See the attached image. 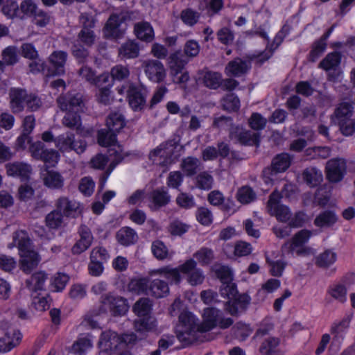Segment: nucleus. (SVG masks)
Here are the masks:
<instances>
[{"label": "nucleus", "mask_w": 355, "mask_h": 355, "mask_svg": "<svg viewBox=\"0 0 355 355\" xmlns=\"http://www.w3.org/2000/svg\"><path fill=\"white\" fill-rule=\"evenodd\" d=\"M178 322L175 327L178 339L185 346L191 345L196 339V334L200 332L198 318L189 311H183L179 315Z\"/></svg>", "instance_id": "obj_1"}, {"label": "nucleus", "mask_w": 355, "mask_h": 355, "mask_svg": "<svg viewBox=\"0 0 355 355\" xmlns=\"http://www.w3.org/2000/svg\"><path fill=\"white\" fill-rule=\"evenodd\" d=\"M137 340V336L134 333L119 334L116 331L108 330L101 333L98 345L105 352H116L130 345H135Z\"/></svg>", "instance_id": "obj_2"}, {"label": "nucleus", "mask_w": 355, "mask_h": 355, "mask_svg": "<svg viewBox=\"0 0 355 355\" xmlns=\"http://www.w3.org/2000/svg\"><path fill=\"white\" fill-rule=\"evenodd\" d=\"M202 321L200 323V333H206L218 327L225 329L231 327L234 320L231 318H225L223 311L216 307H207L203 309Z\"/></svg>", "instance_id": "obj_3"}, {"label": "nucleus", "mask_w": 355, "mask_h": 355, "mask_svg": "<svg viewBox=\"0 0 355 355\" xmlns=\"http://www.w3.org/2000/svg\"><path fill=\"white\" fill-rule=\"evenodd\" d=\"M229 137L234 144L241 146L259 148L261 141V132L247 130L240 125L230 128Z\"/></svg>", "instance_id": "obj_4"}, {"label": "nucleus", "mask_w": 355, "mask_h": 355, "mask_svg": "<svg viewBox=\"0 0 355 355\" xmlns=\"http://www.w3.org/2000/svg\"><path fill=\"white\" fill-rule=\"evenodd\" d=\"M29 151L34 159L41 161L44 164L46 170L55 167L60 158L58 150L47 148L44 142L41 141L32 142L29 146Z\"/></svg>", "instance_id": "obj_5"}, {"label": "nucleus", "mask_w": 355, "mask_h": 355, "mask_svg": "<svg viewBox=\"0 0 355 355\" xmlns=\"http://www.w3.org/2000/svg\"><path fill=\"white\" fill-rule=\"evenodd\" d=\"M353 316V313H349V314L345 315L341 320L335 321L332 323L330 329V332L333 336L330 345L331 349L336 347V351L340 349L347 333L348 329L349 328Z\"/></svg>", "instance_id": "obj_6"}, {"label": "nucleus", "mask_w": 355, "mask_h": 355, "mask_svg": "<svg viewBox=\"0 0 355 355\" xmlns=\"http://www.w3.org/2000/svg\"><path fill=\"white\" fill-rule=\"evenodd\" d=\"M291 156L287 153L277 154L272 159L270 166L263 170V176L265 179L272 180V178L278 173L285 172L291 166Z\"/></svg>", "instance_id": "obj_7"}, {"label": "nucleus", "mask_w": 355, "mask_h": 355, "mask_svg": "<svg viewBox=\"0 0 355 355\" xmlns=\"http://www.w3.org/2000/svg\"><path fill=\"white\" fill-rule=\"evenodd\" d=\"M347 173V163L345 159L336 157L329 159L325 166L327 180L331 183L341 182Z\"/></svg>", "instance_id": "obj_8"}, {"label": "nucleus", "mask_w": 355, "mask_h": 355, "mask_svg": "<svg viewBox=\"0 0 355 355\" xmlns=\"http://www.w3.org/2000/svg\"><path fill=\"white\" fill-rule=\"evenodd\" d=\"M101 302L109 308L111 314L114 317L125 315L129 309L128 300L125 298L115 296L111 293L102 295Z\"/></svg>", "instance_id": "obj_9"}, {"label": "nucleus", "mask_w": 355, "mask_h": 355, "mask_svg": "<svg viewBox=\"0 0 355 355\" xmlns=\"http://www.w3.org/2000/svg\"><path fill=\"white\" fill-rule=\"evenodd\" d=\"M6 324V323L1 320V330H4L3 336L1 337V353L12 350L20 344L23 338L19 329L12 325L5 329Z\"/></svg>", "instance_id": "obj_10"}, {"label": "nucleus", "mask_w": 355, "mask_h": 355, "mask_svg": "<svg viewBox=\"0 0 355 355\" xmlns=\"http://www.w3.org/2000/svg\"><path fill=\"white\" fill-rule=\"evenodd\" d=\"M125 20V16L118 13H112L103 27L105 37L110 39H120L123 37L125 34V30L122 29L121 26Z\"/></svg>", "instance_id": "obj_11"}, {"label": "nucleus", "mask_w": 355, "mask_h": 355, "mask_svg": "<svg viewBox=\"0 0 355 355\" xmlns=\"http://www.w3.org/2000/svg\"><path fill=\"white\" fill-rule=\"evenodd\" d=\"M57 103L62 111H80L84 106L83 95L73 91L60 95Z\"/></svg>", "instance_id": "obj_12"}, {"label": "nucleus", "mask_w": 355, "mask_h": 355, "mask_svg": "<svg viewBox=\"0 0 355 355\" xmlns=\"http://www.w3.org/2000/svg\"><path fill=\"white\" fill-rule=\"evenodd\" d=\"M79 239H78L71 248V253L73 255H79L87 250L94 241V236L90 228L86 225H80L78 230Z\"/></svg>", "instance_id": "obj_13"}, {"label": "nucleus", "mask_w": 355, "mask_h": 355, "mask_svg": "<svg viewBox=\"0 0 355 355\" xmlns=\"http://www.w3.org/2000/svg\"><path fill=\"white\" fill-rule=\"evenodd\" d=\"M67 59V53L63 51H55L49 58L50 66H48L47 77L62 76L65 73L64 66Z\"/></svg>", "instance_id": "obj_14"}, {"label": "nucleus", "mask_w": 355, "mask_h": 355, "mask_svg": "<svg viewBox=\"0 0 355 355\" xmlns=\"http://www.w3.org/2000/svg\"><path fill=\"white\" fill-rule=\"evenodd\" d=\"M6 173L8 176L17 178L21 182H28L33 168L31 164L23 162H13L6 164Z\"/></svg>", "instance_id": "obj_15"}, {"label": "nucleus", "mask_w": 355, "mask_h": 355, "mask_svg": "<svg viewBox=\"0 0 355 355\" xmlns=\"http://www.w3.org/2000/svg\"><path fill=\"white\" fill-rule=\"evenodd\" d=\"M144 72L149 80L156 83H162L166 76L164 64L157 60L147 61L144 65Z\"/></svg>", "instance_id": "obj_16"}, {"label": "nucleus", "mask_w": 355, "mask_h": 355, "mask_svg": "<svg viewBox=\"0 0 355 355\" xmlns=\"http://www.w3.org/2000/svg\"><path fill=\"white\" fill-rule=\"evenodd\" d=\"M127 99L130 107L135 112L142 110L146 103L142 88L133 84L130 85L127 90Z\"/></svg>", "instance_id": "obj_17"}, {"label": "nucleus", "mask_w": 355, "mask_h": 355, "mask_svg": "<svg viewBox=\"0 0 355 355\" xmlns=\"http://www.w3.org/2000/svg\"><path fill=\"white\" fill-rule=\"evenodd\" d=\"M55 207L66 217L76 218L81 212L80 202L65 196L60 197L56 200Z\"/></svg>", "instance_id": "obj_18"}, {"label": "nucleus", "mask_w": 355, "mask_h": 355, "mask_svg": "<svg viewBox=\"0 0 355 355\" xmlns=\"http://www.w3.org/2000/svg\"><path fill=\"white\" fill-rule=\"evenodd\" d=\"M10 105L14 113H20L24 110L28 97V92L21 87H12L9 91Z\"/></svg>", "instance_id": "obj_19"}, {"label": "nucleus", "mask_w": 355, "mask_h": 355, "mask_svg": "<svg viewBox=\"0 0 355 355\" xmlns=\"http://www.w3.org/2000/svg\"><path fill=\"white\" fill-rule=\"evenodd\" d=\"M250 69V61L237 57L227 63L225 71L229 76L240 77L247 73Z\"/></svg>", "instance_id": "obj_20"}, {"label": "nucleus", "mask_w": 355, "mask_h": 355, "mask_svg": "<svg viewBox=\"0 0 355 355\" xmlns=\"http://www.w3.org/2000/svg\"><path fill=\"white\" fill-rule=\"evenodd\" d=\"M230 154V146L220 141L217 144V148L213 146L206 147L202 152V158L205 162L213 161L218 157L225 159Z\"/></svg>", "instance_id": "obj_21"}, {"label": "nucleus", "mask_w": 355, "mask_h": 355, "mask_svg": "<svg viewBox=\"0 0 355 355\" xmlns=\"http://www.w3.org/2000/svg\"><path fill=\"white\" fill-rule=\"evenodd\" d=\"M171 200L167 191L162 189H154L150 195L148 205L149 209L153 211H157L160 208L167 205Z\"/></svg>", "instance_id": "obj_22"}, {"label": "nucleus", "mask_w": 355, "mask_h": 355, "mask_svg": "<svg viewBox=\"0 0 355 355\" xmlns=\"http://www.w3.org/2000/svg\"><path fill=\"white\" fill-rule=\"evenodd\" d=\"M151 275H158L167 279L171 285H179L182 282V276L178 268H172L170 265L153 270Z\"/></svg>", "instance_id": "obj_23"}, {"label": "nucleus", "mask_w": 355, "mask_h": 355, "mask_svg": "<svg viewBox=\"0 0 355 355\" xmlns=\"http://www.w3.org/2000/svg\"><path fill=\"white\" fill-rule=\"evenodd\" d=\"M134 34L137 38L145 42H151L155 38L154 29L150 22L142 21L134 25Z\"/></svg>", "instance_id": "obj_24"}, {"label": "nucleus", "mask_w": 355, "mask_h": 355, "mask_svg": "<svg viewBox=\"0 0 355 355\" xmlns=\"http://www.w3.org/2000/svg\"><path fill=\"white\" fill-rule=\"evenodd\" d=\"M279 338L270 336L263 340L259 347L261 355H282Z\"/></svg>", "instance_id": "obj_25"}, {"label": "nucleus", "mask_w": 355, "mask_h": 355, "mask_svg": "<svg viewBox=\"0 0 355 355\" xmlns=\"http://www.w3.org/2000/svg\"><path fill=\"white\" fill-rule=\"evenodd\" d=\"M342 60V54L340 51H334L326 55V56L320 61L318 68L325 71L336 70L340 66Z\"/></svg>", "instance_id": "obj_26"}, {"label": "nucleus", "mask_w": 355, "mask_h": 355, "mask_svg": "<svg viewBox=\"0 0 355 355\" xmlns=\"http://www.w3.org/2000/svg\"><path fill=\"white\" fill-rule=\"evenodd\" d=\"M48 274L45 271L35 272L30 279L26 281V287L33 292H37L44 289L45 282Z\"/></svg>", "instance_id": "obj_27"}, {"label": "nucleus", "mask_w": 355, "mask_h": 355, "mask_svg": "<svg viewBox=\"0 0 355 355\" xmlns=\"http://www.w3.org/2000/svg\"><path fill=\"white\" fill-rule=\"evenodd\" d=\"M139 45L135 40H128L121 45L119 55L121 59H133L139 55Z\"/></svg>", "instance_id": "obj_28"}, {"label": "nucleus", "mask_w": 355, "mask_h": 355, "mask_svg": "<svg viewBox=\"0 0 355 355\" xmlns=\"http://www.w3.org/2000/svg\"><path fill=\"white\" fill-rule=\"evenodd\" d=\"M169 293L168 283L159 279L149 282L148 295L155 298H162Z\"/></svg>", "instance_id": "obj_29"}, {"label": "nucleus", "mask_w": 355, "mask_h": 355, "mask_svg": "<svg viewBox=\"0 0 355 355\" xmlns=\"http://www.w3.org/2000/svg\"><path fill=\"white\" fill-rule=\"evenodd\" d=\"M117 242L123 246L133 245L137 240V234L135 230L130 227L121 228L116 234Z\"/></svg>", "instance_id": "obj_30"}, {"label": "nucleus", "mask_w": 355, "mask_h": 355, "mask_svg": "<svg viewBox=\"0 0 355 355\" xmlns=\"http://www.w3.org/2000/svg\"><path fill=\"white\" fill-rule=\"evenodd\" d=\"M327 295L340 304H345L347 301V288L340 283L330 285L327 290Z\"/></svg>", "instance_id": "obj_31"}, {"label": "nucleus", "mask_w": 355, "mask_h": 355, "mask_svg": "<svg viewBox=\"0 0 355 355\" xmlns=\"http://www.w3.org/2000/svg\"><path fill=\"white\" fill-rule=\"evenodd\" d=\"M338 220V216L334 211L325 210L320 212L314 219V225L320 228L330 227Z\"/></svg>", "instance_id": "obj_32"}, {"label": "nucleus", "mask_w": 355, "mask_h": 355, "mask_svg": "<svg viewBox=\"0 0 355 355\" xmlns=\"http://www.w3.org/2000/svg\"><path fill=\"white\" fill-rule=\"evenodd\" d=\"M200 160L192 156L184 157L180 164L181 170L187 177H192L196 175L200 170Z\"/></svg>", "instance_id": "obj_33"}, {"label": "nucleus", "mask_w": 355, "mask_h": 355, "mask_svg": "<svg viewBox=\"0 0 355 355\" xmlns=\"http://www.w3.org/2000/svg\"><path fill=\"white\" fill-rule=\"evenodd\" d=\"M21 257L20 264L21 269L26 272L30 271L38 264V254L33 250L19 254Z\"/></svg>", "instance_id": "obj_34"}, {"label": "nucleus", "mask_w": 355, "mask_h": 355, "mask_svg": "<svg viewBox=\"0 0 355 355\" xmlns=\"http://www.w3.org/2000/svg\"><path fill=\"white\" fill-rule=\"evenodd\" d=\"M47 172L43 178L44 184L51 189H60L64 186V178L62 175L54 171L46 170Z\"/></svg>", "instance_id": "obj_35"}, {"label": "nucleus", "mask_w": 355, "mask_h": 355, "mask_svg": "<svg viewBox=\"0 0 355 355\" xmlns=\"http://www.w3.org/2000/svg\"><path fill=\"white\" fill-rule=\"evenodd\" d=\"M80 74L92 84L100 87L103 83L108 82L109 76L107 75H101L97 76L95 71L90 67H83L80 70Z\"/></svg>", "instance_id": "obj_36"}, {"label": "nucleus", "mask_w": 355, "mask_h": 355, "mask_svg": "<svg viewBox=\"0 0 355 355\" xmlns=\"http://www.w3.org/2000/svg\"><path fill=\"white\" fill-rule=\"evenodd\" d=\"M106 125L109 130L116 134L125 125V117L119 112L110 113L106 119Z\"/></svg>", "instance_id": "obj_37"}, {"label": "nucleus", "mask_w": 355, "mask_h": 355, "mask_svg": "<svg viewBox=\"0 0 355 355\" xmlns=\"http://www.w3.org/2000/svg\"><path fill=\"white\" fill-rule=\"evenodd\" d=\"M69 276L64 272H57L50 279V289L53 292H62L69 282Z\"/></svg>", "instance_id": "obj_38"}, {"label": "nucleus", "mask_w": 355, "mask_h": 355, "mask_svg": "<svg viewBox=\"0 0 355 355\" xmlns=\"http://www.w3.org/2000/svg\"><path fill=\"white\" fill-rule=\"evenodd\" d=\"M204 85L210 89H218L223 83V76L220 72L207 71L202 77Z\"/></svg>", "instance_id": "obj_39"}, {"label": "nucleus", "mask_w": 355, "mask_h": 355, "mask_svg": "<svg viewBox=\"0 0 355 355\" xmlns=\"http://www.w3.org/2000/svg\"><path fill=\"white\" fill-rule=\"evenodd\" d=\"M149 282L147 277L133 278L128 283V289L136 294H148Z\"/></svg>", "instance_id": "obj_40"}, {"label": "nucleus", "mask_w": 355, "mask_h": 355, "mask_svg": "<svg viewBox=\"0 0 355 355\" xmlns=\"http://www.w3.org/2000/svg\"><path fill=\"white\" fill-rule=\"evenodd\" d=\"M311 231L303 229L297 232L291 239L289 244V251L294 252L300 246L305 245L311 236Z\"/></svg>", "instance_id": "obj_41"}, {"label": "nucleus", "mask_w": 355, "mask_h": 355, "mask_svg": "<svg viewBox=\"0 0 355 355\" xmlns=\"http://www.w3.org/2000/svg\"><path fill=\"white\" fill-rule=\"evenodd\" d=\"M13 242L17 246L19 253L31 250V241L24 230L17 231L13 234Z\"/></svg>", "instance_id": "obj_42"}, {"label": "nucleus", "mask_w": 355, "mask_h": 355, "mask_svg": "<svg viewBox=\"0 0 355 355\" xmlns=\"http://www.w3.org/2000/svg\"><path fill=\"white\" fill-rule=\"evenodd\" d=\"M337 260V254L330 249L325 250L315 258V265L322 268H327Z\"/></svg>", "instance_id": "obj_43"}, {"label": "nucleus", "mask_w": 355, "mask_h": 355, "mask_svg": "<svg viewBox=\"0 0 355 355\" xmlns=\"http://www.w3.org/2000/svg\"><path fill=\"white\" fill-rule=\"evenodd\" d=\"M152 309V302L148 297L139 299L132 306L133 312L138 317L151 315Z\"/></svg>", "instance_id": "obj_44"}, {"label": "nucleus", "mask_w": 355, "mask_h": 355, "mask_svg": "<svg viewBox=\"0 0 355 355\" xmlns=\"http://www.w3.org/2000/svg\"><path fill=\"white\" fill-rule=\"evenodd\" d=\"M19 60L17 50L15 46H9L1 52V73L6 65H14Z\"/></svg>", "instance_id": "obj_45"}, {"label": "nucleus", "mask_w": 355, "mask_h": 355, "mask_svg": "<svg viewBox=\"0 0 355 355\" xmlns=\"http://www.w3.org/2000/svg\"><path fill=\"white\" fill-rule=\"evenodd\" d=\"M303 179L310 187H318L322 181V175L315 168H306L302 173Z\"/></svg>", "instance_id": "obj_46"}, {"label": "nucleus", "mask_w": 355, "mask_h": 355, "mask_svg": "<svg viewBox=\"0 0 355 355\" xmlns=\"http://www.w3.org/2000/svg\"><path fill=\"white\" fill-rule=\"evenodd\" d=\"M75 144V135L72 132H67L55 137V145L62 151L72 150Z\"/></svg>", "instance_id": "obj_47"}, {"label": "nucleus", "mask_w": 355, "mask_h": 355, "mask_svg": "<svg viewBox=\"0 0 355 355\" xmlns=\"http://www.w3.org/2000/svg\"><path fill=\"white\" fill-rule=\"evenodd\" d=\"M256 198V193L253 189L248 185L241 187L236 193L237 200L243 205L249 204L254 201Z\"/></svg>", "instance_id": "obj_48"}, {"label": "nucleus", "mask_w": 355, "mask_h": 355, "mask_svg": "<svg viewBox=\"0 0 355 355\" xmlns=\"http://www.w3.org/2000/svg\"><path fill=\"white\" fill-rule=\"evenodd\" d=\"M193 257L198 260L201 266H207L213 261L214 252L211 248L202 247L194 253Z\"/></svg>", "instance_id": "obj_49"}, {"label": "nucleus", "mask_w": 355, "mask_h": 355, "mask_svg": "<svg viewBox=\"0 0 355 355\" xmlns=\"http://www.w3.org/2000/svg\"><path fill=\"white\" fill-rule=\"evenodd\" d=\"M353 110L354 106L352 102H342L335 109L334 114L338 121L349 119L352 116Z\"/></svg>", "instance_id": "obj_50"}, {"label": "nucleus", "mask_w": 355, "mask_h": 355, "mask_svg": "<svg viewBox=\"0 0 355 355\" xmlns=\"http://www.w3.org/2000/svg\"><path fill=\"white\" fill-rule=\"evenodd\" d=\"M232 331L234 337L240 341L245 340L252 333V329L250 324H245L241 321L237 322L232 327Z\"/></svg>", "instance_id": "obj_51"}, {"label": "nucleus", "mask_w": 355, "mask_h": 355, "mask_svg": "<svg viewBox=\"0 0 355 355\" xmlns=\"http://www.w3.org/2000/svg\"><path fill=\"white\" fill-rule=\"evenodd\" d=\"M97 142L103 147L111 146L116 142V134L109 130H100L97 134Z\"/></svg>", "instance_id": "obj_52"}, {"label": "nucleus", "mask_w": 355, "mask_h": 355, "mask_svg": "<svg viewBox=\"0 0 355 355\" xmlns=\"http://www.w3.org/2000/svg\"><path fill=\"white\" fill-rule=\"evenodd\" d=\"M200 17V14L190 8L184 9L180 12V19L182 21L185 25L190 27L196 25L198 22Z\"/></svg>", "instance_id": "obj_53"}, {"label": "nucleus", "mask_w": 355, "mask_h": 355, "mask_svg": "<svg viewBox=\"0 0 355 355\" xmlns=\"http://www.w3.org/2000/svg\"><path fill=\"white\" fill-rule=\"evenodd\" d=\"M139 319L135 321V328L137 331L146 332L153 330L155 327V321L153 320L151 315L146 316L138 317Z\"/></svg>", "instance_id": "obj_54"}, {"label": "nucleus", "mask_w": 355, "mask_h": 355, "mask_svg": "<svg viewBox=\"0 0 355 355\" xmlns=\"http://www.w3.org/2000/svg\"><path fill=\"white\" fill-rule=\"evenodd\" d=\"M65 112L66 114L62 119V123L64 126L73 129L81 125L80 111L69 110Z\"/></svg>", "instance_id": "obj_55"}, {"label": "nucleus", "mask_w": 355, "mask_h": 355, "mask_svg": "<svg viewBox=\"0 0 355 355\" xmlns=\"http://www.w3.org/2000/svg\"><path fill=\"white\" fill-rule=\"evenodd\" d=\"M196 218L200 225L205 227L211 225L214 220L212 212L206 207H199L197 209Z\"/></svg>", "instance_id": "obj_56"}, {"label": "nucleus", "mask_w": 355, "mask_h": 355, "mask_svg": "<svg viewBox=\"0 0 355 355\" xmlns=\"http://www.w3.org/2000/svg\"><path fill=\"white\" fill-rule=\"evenodd\" d=\"M248 123L252 130L260 132L265 128L267 121L260 113L253 112L248 119Z\"/></svg>", "instance_id": "obj_57"}, {"label": "nucleus", "mask_w": 355, "mask_h": 355, "mask_svg": "<svg viewBox=\"0 0 355 355\" xmlns=\"http://www.w3.org/2000/svg\"><path fill=\"white\" fill-rule=\"evenodd\" d=\"M327 44L317 40L312 44L311 49L308 55V60L311 62H316L326 51Z\"/></svg>", "instance_id": "obj_58"}, {"label": "nucleus", "mask_w": 355, "mask_h": 355, "mask_svg": "<svg viewBox=\"0 0 355 355\" xmlns=\"http://www.w3.org/2000/svg\"><path fill=\"white\" fill-rule=\"evenodd\" d=\"M37 9V6L33 0H23L19 6V18L32 17Z\"/></svg>", "instance_id": "obj_59"}, {"label": "nucleus", "mask_w": 355, "mask_h": 355, "mask_svg": "<svg viewBox=\"0 0 355 355\" xmlns=\"http://www.w3.org/2000/svg\"><path fill=\"white\" fill-rule=\"evenodd\" d=\"M92 347V340L88 337H78L71 346V352L81 355Z\"/></svg>", "instance_id": "obj_60"}, {"label": "nucleus", "mask_w": 355, "mask_h": 355, "mask_svg": "<svg viewBox=\"0 0 355 355\" xmlns=\"http://www.w3.org/2000/svg\"><path fill=\"white\" fill-rule=\"evenodd\" d=\"M63 215L57 209L48 214L45 218L46 225L50 229H57L62 223Z\"/></svg>", "instance_id": "obj_61"}, {"label": "nucleus", "mask_w": 355, "mask_h": 355, "mask_svg": "<svg viewBox=\"0 0 355 355\" xmlns=\"http://www.w3.org/2000/svg\"><path fill=\"white\" fill-rule=\"evenodd\" d=\"M151 250L153 256L158 260L165 259L168 254V250L163 241L156 240L152 243Z\"/></svg>", "instance_id": "obj_62"}, {"label": "nucleus", "mask_w": 355, "mask_h": 355, "mask_svg": "<svg viewBox=\"0 0 355 355\" xmlns=\"http://www.w3.org/2000/svg\"><path fill=\"white\" fill-rule=\"evenodd\" d=\"M270 211L271 215L275 216L277 220L279 222H288L291 217V211L290 208L283 204L277 207H275L270 210Z\"/></svg>", "instance_id": "obj_63"}, {"label": "nucleus", "mask_w": 355, "mask_h": 355, "mask_svg": "<svg viewBox=\"0 0 355 355\" xmlns=\"http://www.w3.org/2000/svg\"><path fill=\"white\" fill-rule=\"evenodd\" d=\"M213 181V177L204 171L197 175L196 185L200 189L208 191L212 188Z\"/></svg>", "instance_id": "obj_64"}]
</instances>
